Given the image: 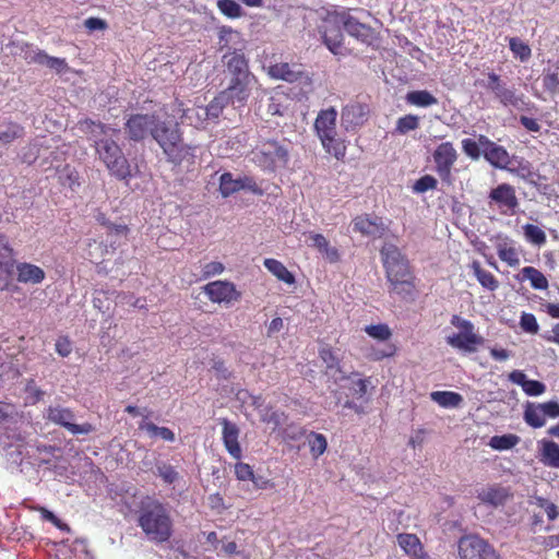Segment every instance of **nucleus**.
Segmentation results:
<instances>
[{"instance_id":"nucleus-21","label":"nucleus","mask_w":559,"mask_h":559,"mask_svg":"<svg viewBox=\"0 0 559 559\" xmlns=\"http://www.w3.org/2000/svg\"><path fill=\"white\" fill-rule=\"evenodd\" d=\"M25 59L29 63H36L47 67L58 73L64 71L68 68L66 59L48 56L45 51L31 48L25 52Z\"/></svg>"},{"instance_id":"nucleus-26","label":"nucleus","mask_w":559,"mask_h":559,"mask_svg":"<svg viewBox=\"0 0 559 559\" xmlns=\"http://www.w3.org/2000/svg\"><path fill=\"white\" fill-rule=\"evenodd\" d=\"M15 251L8 237L0 234V273L11 276L14 273Z\"/></svg>"},{"instance_id":"nucleus-38","label":"nucleus","mask_w":559,"mask_h":559,"mask_svg":"<svg viewBox=\"0 0 559 559\" xmlns=\"http://www.w3.org/2000/svg\"><path fill=\"white\" fill-rule=\"evenodd\" d=\"M139 429L146 432L152 439H162L165 441H175V433L167 427H158L151 421L143 420L139 425Z\"/></svg>"},{"instance_id":"nucleus-27","label":"nucleus","mask_w":559,"mask_h":559,"mask_svg":"<svg viewBox=\"0 0 559 559\" xmlns=\"http://www.w3.org/2000/svg\"><path fill=\"white\" fill-rule=\"evenodd\" d=\"M539 461L548 467L559 468V444L542 439L538 441Z\"/></svg>"},{"instance_id":"nucleus-59","label":"nucleus","mask_w":559,"mask_h":559,"mask_svg":"<svg viewBox=\"0 0 559 559\" xmlns=\"http://www.w3.org/2000/svg\"><path fill=\"white\" fill-rule=\"evenodd\" d=\"M462 150L472 159H478L481 155L479 151V144H477L476 141L473 139H463Z\"/></svg>"},{"instance_id":"nucleus-5","label":"nucleus","mask_w":559,"mask_h":559,"mask_svg":"<svg viewBox=\"0 0 559 559\" xmlns=\"http://www.w3.org/2000/svg\"><path fill=\"white\" fill-rule=\"evenodd\" d=\"M289 148L285 142L263 140L252 151V162L267 171H275L287 166Z\"/></svg>"},{"instance_id":"nucleus-52","label":"nucleus","mask_w":559,"mask_h":559,"mask_svg":"<svg viewBox=\"0 0 559 559\" xmlns=\"http://www.w3.org/2000/svg\"><path fill=\"white\" fill-rule=\"evenodd\" d=\"M511 51L521 61H526L531 57V48L523 40L512 37L509 39Z\"/></svg>"},{"instance_id":"nucleus-45","label":"nucleus","mask_w":559,"mask_h":559,"mask_svg":"<svg viewBox=\"0 0 559 559\" xmlns=\"http://www.w3.org/2000/svg\"><path fill=\"white\" fill-rule=\"evenodd\" d=\"M219 191L224 198L241 191L238 177L234 178L230 173H224L219 178Z\"/></svg>"},{"instance_id":"nucleus-16","label":"nucleus","mask_w":559,"mask_h":559,"mask_svg":"<svg viewBox=\"0 0 559 559\" xmlns=\"http://www.w3.org/2000/svg\"><path fill=\"white\" fill-rule=\"evenodd\" d=\"M157 120L158 118L155 115L131 116L126 123L129 138L133 141H140L147 134L152 135V129L155 128Z\"/></svg>"},{"instance_id":"nucleus-61","label":"nucleus","mask_w":559,"mask_h":559,"mask_svg":"<svg viewBox=\"0 0 559 559\" xmlns=\"http://www.w3.org/2000/svg\"><path fill=\"white\" fill-rule=\"evenodd\" d=\"M540 411L543 412L544 416L547 418H557L559 417V403L555 401H549L546 403H539L536 404Z\"/></svg>"},{"instance_id":"nucleus-49","label":"nucleus","mask_w":559,"mask_h":559,"mask_svg":"<svg viewBox=\"0 0 559 559\" xmlns=\"http://www.w3.org/2000/svg\"><path fill=\"white\" fill-rule=\"evenodd\" d=\"M364 331L370 337L380 342L388 341L392 336L391 329L384 323L366 325Z\"/></svg>"},{"instance_id":"nucleus-20","label":"nucleus","mask_w":559,"mask_h":559,"mask_svg":"<svg viewBox=\"0 0 559 559\" xmlns=\"http://www.w3.org/2000/svg\"><path fill=\"white\" fill-rule=\"evenodd\" d=\"M509 496V490L500 485H487L477 489V499L492 508L502 507Z\"/></svg>"},{"instance_id":"nucleus-19","label":"nucleus","mask_w":559,"mask_h":559,"mask_svg":"<svg viewBox=\"0 0 559 559\" xmlns=\"http://www.w3.org/2000/svg\"><path fill=\"white\" fill-rule=\"evenodd\" d=\"M254 82L255 79L252 74L231 78L228 88L224 91L223 94L228 95V100L231 99L234 103L242 104L249 97L251 86Z\"/></svg>"},{"instance_id":"nucleus-10","label":"nucleus","mask_w":559,"mask_h":559,"mask_svg":"<svg viewBox=\"0 0 559 559\" xmlns=\"http://www.w3.org/2000/svg\"><path fill=\"white\" fill-rule=\"evenodd\" d=\"M459 157L457 151L451 142L439 144L432 153V158L438 176L443 181L451 180L452 167Z\"/></svg>"},{"instance_id":"nucleus-6","label":"nucleus","mask_w":559,"mask_h":559,"mask_svg":"<svg viewBox=\"0 0 559 559\" xmlns=\"http://www.w3.org/2000/svg\"><path fill=\"white\" fill-rule=\"evenodd\" d=\"M451 324L459 329L457 333L447 336V343L453 348L466 353L476 350V346L483 343V337L477 335L474 331V324L459 316H452Z\"/></svg>"},{"instance_id":"nucleus-56","label":"nucleus","mask_w":559,"mask_h":559,"mask_svg":"<svg viewBox=\"0 0 559 559\" xmlns=\"http://www.w3.org/2000/svg\"><path fill=\"white\" fill-rule=\"evenodd\" d=\"M437 183L438 181L435 177L430 175H425L415 182L413 190L416 193H424L428 190L436 189Z\"/></svg>"},{"instance_id":"nucleus-41","label":"nucleus","mask_w":559,"mask_h":559,"mask_svg":"<svg viewBox=\"0 0 559 559\" xmlns=\"http://www.w3.org/2000/svg\"><path fill=\"white\" fill-rule=\"evenodd\" d=\"M206 120V111L202 106H194L191 108H187L183 110L181 116V122L188 123L195 128L202 127L203 122Z\"/></svg>"},{"instance_id":"nucleus-50","label":"nucleus","mask_w":559,"mask_h":559,"mask_svg":"<svg viewBox=\"0 0 559 559\" xmlns=\"http://www.w3.org/2000/svg\"><path fill=\"white\" fill-rule=\"evenodd\" d=\"M308 444L310 447V451H311L313 457H318V456L322 455L325 452L326 447H328L325 437L323 435L317 433V432H311L308 436Z\"/></svg>"},{"instance_id":"nucleus-24","label":"nucleus","mask_w":559,"mask_h":559,"mask_svg":"<svg viewBox=\"0 0 559 559\" xmlns=\"http://www.w3.org/2000/svg\"><path fill=\"white\" fill-rule=\"evenodd\" d=\"M496 250L499 259L509 266L514 267L520 264V252L509 237L499 236L496 241Z\"/></svg>"},{"instance_id":"nucleus-37","label":"nucleus","mask_w":559,"mask_h":559,"mask_svg":"<svg viewBox=\"0 0 559 559\" xmlns=\"http://www.w3.org/2000/svg\"><path fill=\"white\" fill-rule=\"evenodd\" d=\"M265 269L271 272L278 281H282L288 285L295 283L294 275L287 270V267L275 259H265L263 262Z\"/></svg>"},{"instance_id":"nucleus-11","label":"nucleus","mask_w":559,"mask_h":559,"mask_svg":"<svg viewBox=\"0 0 559 559\" xmlns=\"http://www.w3.org/2000/svg\"><path fill=\"white\" fill-rule=\"evenodd\" d=\"M45 418L53 424L64 427L72 435H87L93 431V426L91 424H74V415L69 408L50 406L45 412Z\"/></svg>"},{"instance_id":"nucleus-40","label":"nucleus","mask_w":559,"mask_h":559,"mask_svg":"<svg viewBox=\"0 0 559 559\" xmlns=\"http://www.w3.org/2000/svg\"><path fill=\"white\" fill-rule=\"evenodd\" d=\"M520 440V437L513 433L493 436L490 438L488 445L496 451H507L518 445Z\"/></svg>"},{"instance_id":"nucleus-2","label":"nucleus","mask_w":559,"mask_h":559,"mask_svg":"<svg viewBox=\"0 0 559 559\" xmlns=\"http://www.w3.org/2000/svg\"><path fill=\"white\" fill-rule=\"evenodd\" d=\"M138 525L146 538L153 543H164L170 538L173 533L169 511L162 502L152 498L142 500Z\"/></svg>"},{"instance_id":"nucleus-48","label":"nucleus","mask_w":559,"mask_h":559,"mask_svg":"<svg viewBox=\"0 0 559 559\" xmlns=\"http://www.w3.org/2000/svg\"><path fill=\"white\" fill-rule=\"evenodd\" d=\"M228 102V95L221 93L203 109L206 111V119H216Z\"/></svg>"},{"instance_id":"nucleus-14","label":"nucleus","mask_w":559,"mask_h":559,"mask_svg":"<svg viewBox=\"0 0 559 559\" xmlns=\"http://www.w3.org/2000/svg\"><path fill=\"white\" fill-rule=\"evenodd\" d=\"M352 226L353 231L372 239L382 237L386 230V225L383 219L370 214L356 216L352 222Z\"/></svg>"},{"instance_id":"nucleus-17","label":"nucleus","mask_w":559,"mask_h":559,"mask_svg":"<svg viewBox=\"0 0 559 559\" xmlns=\"http://www.w3.org/2000/svg\"><path fill=\"white\" fill-rule=\"evenodd\" d=\"M267 74L274 80H282L288 83L305 81L309 83V76L302 71L301 66L297 63H276L267 68Z\"/></svg>"},{"instance_id":"nucleus-47","label":"nucleus","mask_w":559,"mask_h":559,"mask_svg":"<svg viewBox=\"0 0 559 559\" xmlns=\"http://www.w3.org/2000/svg\"><path fill=\"white\" fill-rule=\"evenodd\" d=\"M419 127V117L416 115H405L400 117L396 121L395 132L399 134H406L416 130Z\"/></svg>"},{"instance_id":"nucleus-53","label":"nucleus","mask_w":559,"mask_h":559,"mask_svg":"<svg viewBox=\"0 0 559 559\" xmlns=\"http://www.w3.org/2000/svg\"><path fill=\"white\" fill-rule=\"evenodd\" d=\"M391 284V290L399 295H411L413 290V283L411 274L408 276H399L396 281H389Z\"/></svg>"},{"instance_id":"nucleus-29","label":"nucleus","mask_w":559,"mask_h":559,"mask_svg":"<svg viewBox=\"0 0 559 559\" xmlns=\"http://www.w3.org/2000/svg\"><path fill=\"white\" fill-rule=\"evenodd\" d=\"M307 241L309 246L316 248L330 262H336L338 260L337 249L331 247L323 235L309 233Z\"/></svg>"},{"instance_id":"nucleus-36","label":"nucleus","mask_w":559,"mask_h":559,"mask_svg":"<svg viewBox=\"0 0 559 559\" xmlns=\"http://www.w3.org/2000/svg\"><path fill=\"white\" fill-rule=\"evenodd\" d=\"M405 100L408 105L427 108L438 104V99L428 91H412L405 96Z\"/></svg>"},{"instance_id":"nucleus-18","label":"nucleus","mask_w":559,"mask_h":559,"mask_svg":"<svg viewBox=\"0 0 559 559\" xmlns=\"http://www.w3.org/2000/svg\"><path fill=\"white\" fill-rule=\"evenodd\" d=\"M204 293L209 299L217 304H230L239 298L235 285L226 281H215L204 286Z\"/></svg>"},{"instance_id":"nucleus-33","label":"nucleus","mask_w":559,"mask_h":559,"mask_svg":"<svg viewBox=\"0 0 559 559\" xmlns=\"http://www.w3.org/2000/svg\"><path fill=\"white\" fill-rule=\"evenodd\" d=\"M518 280L528 281L532 288L538 290H545L549 286L547 277L539 270L533 266L523 267L521 270V276H519Z\"/></svg>"},{"instance_id":"nucleus-4","label":"nucleus","mask_w":559,"mask_h":559,"mask_svg":"<svg viewBox=\"0 0 559 559\" xmlns=\"http://www.w3.org/2000/svg\"><path fill=\"white\" fill-rule=\"evenodd\" d=\"M336 119L337 111L334 107L322 109L313 127L324 151L336 159H343L346 154V143L337 134Z\"/></svg>"},{"instance_id":"nucleus-9","label":"nucleus","mask_w":559,"mask_h":559,"mask_svg":"<svg viewBox=\"0 0 559 559\" xmlns=\"http://www.w3.org/2000/svg\"><path fill=\"white\" fill-rule=\"evenodd\" d=\"M380 253L388 281H396L399 276L409 275L407 260L402 255L397 247L386 243L383 246Z\"/></svg>"},{"instance_id":"nucleus-63","label":"nucleus","mask_w":559,"mask_h":559,"mask_svg":"<svg viewBox=\"0 0 559 559\" xmlns=\"http://www.w3.org/2000/svg\"><path fill=\"white\" fill-rule=\"evenodd\" d=\"M282 416H283V414H280L272 409H266L261 413L262 421H264L266 424H272L273 428H276L282 424Z\"/></svg>"},{"instance_id":"nucleus-39","label":"nucleus","mask_w":559,"mask_h":559,"mask_svg":"<svg viewBox=\"0 0 559 559\" xmlns=\"http://www.w3.org/2000/svg\"><path fill=\"white\" fill-rule=\"evenodd\" d=\"M471 269L479 284L490 292L496 290L499 287L498 280L490 272L484 270L478 261H473Z\"/></svg>"},{"instance_id":"nucleus-23","label":"nucleus","mask_w":559,"mask_h":559,"mask_svg":"<svg viewBox=\"0 0 559 559\" xmlns=\"http://www.w3.org/2000/svg\"><path fill=\"white\" fill-rule=\"evenodd\" d=\"M223 426V442L227 452L236 460L241 457V448L238 442L239 428L236 424L229 421L226 418L221 419Z\"/></svg>"},{"instance_id":"nucleus-62","label":"nucleus","mask_w":559,"mask_h":559,"mask_svg":"<svg viewBox=\"0 0 559 559\" xmlns=\"http://www.w3.org/2000/svg\"><path fill=\"white\" fill-rule=\"evenodd\" d=\"M239 186H241V190L250 191L254 194H262L261 188L257 185L254 179L249 176H239Z\"/></svg>"},{"instance_id":"nucleus-31","label":"nucleus","mask_w":559,"mask_h":559,"mask_svg":"<svg viewBox=\"0 0 559 559\" xmlns=\"http://www.w3.org/2000/svg\"><path fill=\"white\" fill-rule=\"evenodd\" d=\"M224 59L226 60L227 71L231 78L251 75L248 61L242 53L235 51L230 55H225Z\"/></svg>"},{"instance_id":"nucleus-22","label":"nucleus","mask_w":559,"mask_h":559,"mask_svg":"<svg viewBox=\"0 0 559 559\" xmlns=\"http://www.w3.org/2000/svg\"><path fill=\"white\" fill-rule=\"evenodd\" d=\"M342 27V24L330 23L328 21V15L324 17L321 26L323 41L329 50L334 55L340 53V49L343 44L344 36L341 31Z\"/></svg>"},{"instance_id":"nucleus-54","label":"nucleus","mask_w":559,"mask_h":559,"mask_svg":"<svg viewBox=\"0 0 559 559\" xmlns=\"http://www.w3.org/2000/svg\"><path fill=\"white\" fill-rule=\"evenodd\" d=\"M219 11L228 17L241 15V7L234 0H217Z\"/></svg>"},{"instance_id":"nucleus-7","label":"nucleus","mask_w":559,"mask_h":559,"mask_svg":"<svg viewBox=\"0 0 559 559\" xmlns=\"http://www.w3.org/2000/svg\"><path fill=\"white\" fill-rule=\"evenodd\" d=\"M328 21L334 24H342L349 36L355 37L361 43L370 44L374 38L372 28L352 15L348 9L329 11Z\"/></svg>"},{"instance_id":"nucleus-51","label":"nucleus","mask_w":559,"mask_h":559,"mask_svg":"<svg viewBox=\"0 0 559 559\" xmlns=\"http://www.w3.org/2000/svg\"><path fill=\"white\" fill-rule=\"evenodd\" d=\"M531 503L543 509L549 521H555L559 516L558 507L544 497L536 496L532 499Z\"/></svg>"},{"instance_id":"nucleus-34","label":"nucleus","mask_w":559,"mask_h":559,"mask_svg":"<svg viewBox=\"0 0 559 559\" xmlns=\"http://www.w3.org/2000/svg\"><path fill=\"white\" fill-rule=\"evenodd\" d=\"M430 399L439 406L444 408H456L462 402L463 397L461 394L452 391H435L430 393Z\"/></svg>"},{"instance_id":"nucleus-43","label":"nucleus","mask_w":559,"mask_h":559,"mask_svg":"<svg viewBox=\"0 0 559 559\" xmlns=\"http://www.w3.org/2000/svg\"><path fill=\"white\" fill-rule=\"evenodd\" d=\"M156 472L155 474L163 479L165 484L173 485L179 479V473L176 467L171 464L158 461L155 464Z\"/></svg>"},{"instance_id":"nucleus-55","label":"nucleus","mask_w":559,"mask_h":559,"mask_svg":"<svg viewBox=\"0 0 559 559\" xmlns=\"http://www.w3.org/2000/svg\"><path fill=\"white\" fill-rule=\"evenodd\" d=\"M394 354V347L392 345H388L383 348L370 346L366 348L365 355L367 358L378 361L386 357H391Z\"/></svg>"},{"instance_id":"nucleus-25","label":"nucleus","mask_w":559,"mask_h":559,"mask_svg":"<svg viewBox=\"0 0 559 559\" xmlns=\"http://www.w3.org/2000/svg\"><path fill=\"white\" fill-rule=\"evenodd\" d=\"M509 380L522 388L528 396H539L546 391V385L537 380L527 379L521 370H514L509 374Z\"/></svg>"},{"instance_id":"nucleus-58","label":"nucleus","mask_w":559,"mask_h":559,"mask_svg":"<svg viewBox=\"0 0 559 559\" xmlns=\"http://www.w3.org/2000/svg\"><path fill=\"white\" fill-rule=\"evenodd\" d=\"M22 133L23 129L20 126L11 123L5 127V130L0 131V142L2 144H8L16 138L21 136Z\"/></svg>"},{"instance_id":"nucleus-35","label":"nucleus","mask_w":559,"mask_h":559,"mask_svg":"<svg viewBox=\"0 0 559 559\" xmlns=\"http://www.w3.org/2000/svg\"><path fill=\"white\" fill-rule=\"evenodd\" d=\"M485 159L496 168L506 169L510 164V155L507 150L495 144L484 155Z\"/></svg>"},{"instance_id":"nucleus-15","label":"nucleus","mask_w":559,"mask_h":559,"mask_svg":"<svg viewBox=\"0 0 559 559\" xmlns=\"http://www.w3.org/2000/svg\"><path fill=\"white\" fill-rule=\"evenodd\" d=\"M490 202H493L502 214H514L519 206L515 189L509 183H501L489 193Z\"/></svg>"},{"instance_id":"nucleus-8","label":"nucleus","mask_w":559,"mask_h":559,"mask_svg":"<svg viewBox=\"0 0 559 559\" xmlns=\"http://www.w3.org/2000/svg\"><path fill=\"white\" fill-rule=\"evenodd\" d=\"M457 548L462 559H503L487 540L477 535L461 537Z\"/></svg>"},{"instance_id":"nucleus-60","label":"nucleus","mask_w":559,"mask_h":559,"mask_svg":"<svg viewBox=\"0 0 559 559\" xmlns=\"http://www.w3.org/2000/svg\"><path fill=\"white\" fill-rule=\"evenodd\" d=\"M224 269L225 267H224L223 263H221L218 261H211V262L205 263L202 266V275L204 278H209V277L222 274Z\"/></svg>"},{"instance_id":"nucleus-57","label":"nucleus","mask_w":559,"mask_h":559,"mask_svg":"<svg viewBox=\"0 0 559 559\" xmlns=\"http://www.w3.org/2000/svg\"><path fill=\"white\" fill-rule=\"evenodd\" d=\"M520 326L523 331L536 334L539 330V325L534 314L523 312L520 319Z\"/></svg>"},{"instance_id":"nucleus-30","label":"nucleus","mask_w":559,"mask_h":559,"mask_svg":"<svg viewBox=\"0 0 559 559\" xmlns=\"http://www.w3.org/2000/svg\"><path fill=\"white\" fill-rule=\"evenodd\" d=\"M320 358L325 365L326 374L332 377L335 382L345 379V373L340 368V360L335 354L328 347H322L319 352Z\"/></svg>"},{"instance_id":"nucleus-64","label":"nucleus","mask_w":559,"mask_h":559,"mask_svg":"<svg viewBox=\"0 0 559 559\" xmlns=\"http://www.w3.org/2000/svg\"><path fill=\"white\" fill-rule=\"evenodd\" d=\"M543 86L551 92L555 93L558 90L559 86V75L558 73H546L543 76Z\"/></svg>"},{"instance_id":"nucleus-28","label":"nucleus","mask_w":559,"mask_h":559,"mask_svg":"<svg viewBox=\"0 0 559 559\" xmlns=\"http://www.w3.org/2000/svg\"><path fill=\"white\" fill-rule=\"evenodd\" d=\"M14 270L20 283L39 284L45 278L44 270L32 263H15Z\"/></svg>"},{"instance_id":"nucleus-42","label":"nucleus","mask_w":559,"mask_h":559,"mask_svg":"<svg viewBox=\"0 0 559 559\" xmlns=\"http://www.w3.org/2000/svg\"><path fill=\"white\" fill-rule=\"evenodd\" d=\"M400 547L412 556H419L421 554V544L418 537L414 534H400L397 536Z\"/></svg>"},{"instance_id":"nucleus-1","label":"nucleus","mask_w":559,"mask_h":559,"mask_svg":"<svg viewBox=\"0 0 559 559\" xmlns=\"http://www.w3.org/2000/svg\"><path fill=\"white\" fill-rule=\"evenodd\" d=\"M81 129L90 134L96 153L111 175L120 180L131 177L130 165L121 147L115 141L119 134L118 130L92 120L81 122Z\"/></svg>"},{"instance_id":"nucleus-12","label":"nucleus","mask_w":559,"mask_h":559,"mask_svg":"<svg viewBox=\"0 0 559 559\" xmlns=\"http://www.w3.org/2000/svg\"><path fill=\"white\" fill-rule=\"evenodd\" d=\"M369 111L367 104L359 100H350L342 109V127L347 131L361 127L368 120Z\"/></svg>"},{"instance_id":"nucleus-3","label":"nucleus","mask_w":559,"mask_h":559,"mask_svg":"<svg viewBox=\"0 0 559 559\" xmlns=\"http://www.w3.org/2000/svg\"><path fill=\"white\" fill-rule=\"evenodd\" d=\"M152 138L158 143L171 163L180 164L182 160L193 156L195 146H190L182 142L177 123L157 120L155 128L152 129Z\"/></svg>"},{"instance_id":"nucleus-44","label":"nucleus","mask_w":559,"mask_h":559,"mask_svg":"<svg viewBox=\"0 0 559 559\" xmlns=\"http://www.w3.org/2000/svg\"><path fill=\"white\" fill-rule=\"evenodd\" d=\"M524 420L533 428H540L546 424V417L536 404H527L524 411Z\"/></svg>"},{"instance_id":"nucleus-32","label":"nucleus","mask_w":559,"mask_h":559,"mask_svg":"<svg viewBox=\"0 0 559 559\" xmlns=\"http://www.w3.org/2000/svg\"><path fill=\"white\" fill-rule=\"evenodd\" d=\"M348 384L346 388L350 394L357 399H364L368 392V388L371 385L370 378H361L358 372H352L349 376L345 374V379Z\"/></svg>"},{"instance_id":"nucleus-13","label":"nucleus","mask_w":559,"mask_h":559,"mask_svg":"<svg viewBox=\"0 0 559 559\" xmlns=\"http://www.w3.org/2000/svg\"><path fill=\"white\" fill-rule=\"evenodd\" d=\"M483 85L490 90L504 106L520 108L521 105L524 104L523 97L516 95L513 90L507 87V85L500 80V76L493 72L488 73V82Z\"/></svg>"},{"instance_id":"nucleus-46","label":"nucleus","mask_w":559,"mask_h":559,"mask_svg":"<svg viewBox=\"0 0 559 559\" xmlns=\"http://www.w3.org/2000/svg\"><path fill=\"white\" fill-rule=\"evenodd\" d=\"M523 234L526 239L532 245L543 246L546 243L547 237L545 231L533 224H526L523 226Z\"/></svg>"}]
</instances>
